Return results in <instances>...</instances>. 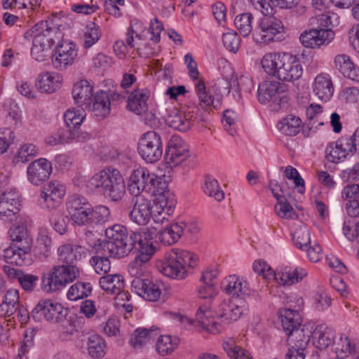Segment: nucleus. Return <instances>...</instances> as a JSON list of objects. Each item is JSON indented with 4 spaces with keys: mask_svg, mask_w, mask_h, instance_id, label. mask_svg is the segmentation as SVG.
I'll use <instances>...</instances> for the list:
<instances>
[{
    "mask_svg": "<svg viewBox=\"0 0 359 359\" xmlns=\"http://www.w3.org/2000/svg\"><path fill=\"white\" fill-rule=\"evenodd\" d=\"M123 237L116 236V244L107 245V249L111 254L117 255L118 258L128 256L130 252L138 253L128 267V273L133 279H144L145 264L156 252L158 243L156 229L142 228L137 231H128L125 227Z\"/></svg>",
    "mask_w": 359,
    "mask_h": 359,
    "instance_id": "nucleus-1",
    "label": "nucleus"
},
{
    "mask_svg": "<svg viewBox=\"0 0 359 359\" xmlns=\"http://www.w3.org/2000/svg\"><path fill=\"white\" fill-rule=\"evenodd\" d=\"M310 25L316 27L304 31L299 41L306 48L318 49L328 46L334 39V32L328 27L339 25V18L330 12L316 14L310 19Z\"/></svg>",
    "mask_w": 359,
    "mask_h": 359,
    "instance_id": "nucleus-2",
    "label": "nucleus"
},
{
    "mask_svg": "<svg viewBox=\"0 0 359 359\" xmlns=\"http://www.w3.org/2000/svg\"><path fill=\"white\" fill-rule=\"evenodd\" d=\"M198 257L194 253L180 249H172L166 254L163 260L158 264V270L165 276L183 279L188 269L196 266Z\"/></svg>",
    "mask_w": 359,
    "mask_h": 359,
    "instance_id": "nucleus-3",
    "label": "nucleus"
},
{
    "mask_svg": "<svg viewBox=\"0 0 359 359\" xmlns=\"http://www.w3.org/2000/svg\"><path fill=\"white\" fill-rule=\"evenodd\" d=\"M146 193L155 196L154 204L155 211L154 222L156 224H164L168 221V216L173 215L176 201L168 189L167 181H147Z\"/></svg>",
    "mask_w": 359,
    "mask_h": 359,
    "instance_id": "nucleus-4",
    "label": "nucleus"
},
{
    "mask_svg": "<svg viewBox=\"0 0 359 359\" xmlns=\"http://www.w3.org/2000/svg\"><path fill=\"white\" fill-rule=\"evenodd\" d=\"M36 35L33 39L31 53L39 61L43 60L51 47L62 38V34L57 27H50L48 21H41L31 29Z\"/></svg>",
    "mask_w": 359,
    "mask_h": 359,
    "instance_id": "nucleus-5",
    "label": "nucleus"
},
{
    "mask_svg": "<svg viewBox=\"0 0 359 359\" xmlns=\"http://www.w3.org/2000/svg\"><path fill=\"white\" fill-rule=\"evenodd\" d=\"M125 233V226L120 224H115L109 227L105 231L107 241H103L99 243L97 249L94 255L90 260L91 265L97 273H107L110 271L111 262L109 259V257H116L117 255L111 254V251L107 249V245L110 244H116V236L123 237Z\"/></svg>",
    "mask_w": 359,
    "mask_h": 359,
    "instance_id": "nucleus-6",
    "label": "nucleus"
},
{
    "mask_svg": "<svg viewBox=\"0 0 359 359\" xmlns=\"http://www.w3.org/2000/svg\"><path fill=\"white\" fill-rule=\"evenodd\" d=\"M258 100L261 104L271 102L274 111L287 109L290 106L288 88L285 83L276 81H265L259 85Z\"/></svg>",
    "mask_w": 359,
    "mask_h": 359,
    "instance_id": "nucleus-7",
    "label": "nucleus"
},
{
    "mask_svg": "<svg viewBox=\"0 0 359 359\" xmlns=\"http://www.w3.org/2000/svg\"><path fill=\"white\" fill-rule=\"evenodd\" d=\"M79 269L76 266L66 267L54 266L41 278V289L46 292H53L61 290L67 284L74 281L79 276Z\"/></svg>",
    "mask_w": 359,
    "mask_h": 359,
    "instance_id": "nucleus-8",
    "label": "nucleus"
},
{
    "mask_svg": "<svg viewBox=\"0 0 359 359\" xmlns=\"http://www.w3.org/2000/svg\"><path fill=\"white\" fill-rule=\"evenodd\" d=\"M359 154V128L351 135L341 137L330 143L325 149V157L330 162L337 163L349 154Z\"/></svg>",
    "mask_w": 359,
    "mask_h": 359,
    "instance_id": "nucleus-9",
    "label": "nucleus"
},
{
    "mask_svg": "<svg viewBox=\"0 0 359 359\" xmlns=\"http://www.w3.org/2000/svg\"><path fill=\"white\" fill-rule=\"evenodd\" d=\"M68 314V311L64 306L51 299L41 300L31 313V317L35 321L41 320L43 317L51 323L63 321Z\"/></svg>",
    "mask_w": 359,
    "mask_h": 359,
    "instance_id": "nucleus-10",
    "label": "nucleus"
},
{
    "mask_svg": "<svg viewBox=\"0 0 359 359\" xmlns=\"http://www.w3.org/2000/svg\"><path fill=\"white\" fill-rule=\"evenodd\" d=\"M138 151L145 161H158L163 155V144L160 135L155 131H149L144 134L139 142Z\"/></svg>",
    "mask_w": 359,
    "mask_h": 359,
    "instance_id": "nucleus-11",
    "label": "nucleus"
},
{
    "mask_svg": "<svg viewBox=\"0 0 359 359\" xmlns=\"http://www.w3.org/2000/svg\"><path fill=\"white\" fill-rule=\"evenodd\" d=\"M283 31V25L279 19L274 15H265L260 18L253 36L257 42L268 43L273 41L275 36Z\"/></svg>",
    "mask_w": 359,
    "mask_h": 359,
    "instance_id": "nucleus-12",
    "label": "nucleus"
},
{
    "mask_svg": "<svg viewBox=\"0 0 359 359\" xmlns=\"http://www.w3.org/2000/svg\"><path fill=\"white\" fill-rule=\"evenodd\" d=\"M20 196L15 189H7L0 195V219L8 222L15 221L20 207Z\"/></svg>",
    "mask_w": 359,
    "mask_h": 359,
    "instance_id": "nucleus-13",
    "label": "nucleus"
},
{
    "mask_svg": "<svg viewBox=\"0 0 359 359\" xmlns=\"http://www.w3.org/2000/svg\"><path fill=\"white\" fill-rule=\"evenodd\" d=\"M67 210L72 221L76 225L83 226L90 223V204L83 196L73 194L68 197Z\"/></svg>",
    "mask_w": 359,
    "mask_h": 359,
    "instance_id": "nucleus-14",
    "label": "nucleus"
},
{
    "mask_svg": "<svg viewBox=\"0 0 359 359\" xmlns=\"http://www.w3.org/2000/svg\"><path fill=\"white\" fill-rule=\"evenodd\" d=\"M132 204L129 217L131 221L139 225H146L151 218L154 219V213H158L155 211V205H153V203L144 196L133 198Z\"/></svg>",
    "mask_w": 359,
    "mask_h": 359,
    "instance_id": "nucleus-15",
    "label": "nucleus"
},
{
    "mask_svg": "<svg viewBox=\"0 0 359 359\" xmlns=\"http://www.w3.org/2000/svg\"><path fill=\"white\" fill-rule=\"evenodd\" d=\"M45 183L41 191L43 205L51 210L57 208L60 204V199L66 193L65 186L60 181H43Z\"/></svg>",
    "mask_w": 359,
    "mask_h": 359,
    "instance_id": "nucleus-16",
    "label": "nucleus"
},
{
    "mask_svg": "<svg viewBox=\"0 0 359 359\" xmlns=\"http://www.w3.org/2000/svg\"><path fill=\"white\" fill-rule=\"evenodd\" d=\"M55 50V57L53 59V66L62 69L72 65L77 56L76 44L69 41H60Z\"/></svg>",
    "mask_w": 359,
    "mask_h": 359,
    "instance_id": "nucleus-17",
    "label": "nucleus"
},
{
    "mask_svg": "<svg viewBox=\"0 0 359 359\" xmlns=\"http://www.w3.org/2000/svg\"><path fill=\"white\" fill-rule=\"evenodd\" d=\"M131 289L140 297L149 302L158 300L161 294L159 287L147 278L133 279L131 281Z\"/></svg>",
    "mask_w": 359,
    "mask_h": 359,
    "instance_id": "nucleus-18",
    "label": "nucleus"
},
{
    "mask_svg": "<svg viewBox=\"0 0 359 359\" xmlns=\"http://www.w3.org/2000/svg\"><path fill=\"white\" fill-rule=\"evenodd\" d=\"M84 109L91 111L98 118H104L111 110L109 95L107 92L100 90L92 97Z\"/></svg>",
    "mask_w": 359,
    "mask_h": 359,
    "instance_id": "nucleus-19",
    "label": "nucleus"
},
{
    "mask_svg": "<svg viewBox=\"0 0 359 359\" xmlns=\"http://www.w3.org/2000/svg\"><path fill=\"white\" fill-rule=\"evenodd\" d=\"M222 287L232 298L244 299L246 297H249L250 294V290L246 282L236 275L226 277L222 283Z\"/></svg>",
    "mask_w": 359,
    "mask_h": 359,
    "instance_id": "nucleus-20",
    "label": "nucleus"
},
{
    "mask_svg": "<svg viewBox=\"0 0 359 359\" xmlns=\"http://www.w3.org/2000/svg\"><path fill=\"white\" fill-rule=\"evenodd\" d=\"M283 61V67L279 70L278 79L284 81L294 82L302 75L303 69L299 60L287 53Z\"/></svg>",
    "mask_w": 359,
    "mask_h": 359,
    "instance_id": "nucleus-21",
    "label": "nucleus"
},
{
    "mask_svg": "<svg viewBox=\"0 0 359 359\" xmlns=\"http://www.w3.org/2000/svg\"><path fill=\"white\" fill-rule=\"evenodd\" d=\"M170 216H168V219ZM164 225L162 229L158 231L157 227H152L156 229L157 236L159 235L161 242L165 245H170L177 243L184 233V227L178 223H169V220L161 224Z\"/></svg>",
    "mask_w": 359,
    "mask_h": 359,
    "instance_id": "nucleus-22",
    "label": "nucleus"
},
{
    "mask_svg": "<svg viewBox=\"0 0 359 359\" xmlns=\"http://www.w3.org/2000/svg\"><path fill=\"white\" fill-rule=\"evenodd\" d=\"M11 245L22 252L31 250L32 239L28 236L27 226L24 224L13 226L8 231Z\"/></svg>",
    "mask_w": 359,
    "mask_h": 359,
    "instance_id": "nucleus-23",
    "label": "nucleus"
},
{
    "mask_svg": "<svg viewBox=\"0 0 359 359\" xmlns=\"http://www.w3.org/2000/svg\"><path fill=\"white\" fill-rule=\"evenodd\" d=\"M165 156L170 163L178 165L189 156V151L180 138L172 137L168 142Z\"/></svg>",
    "mask_w": 359,
    "mask_h": 359,
    "instance_id": "nucleus-24",
    "label": "nucleus"
},
{
    "mask_svg": "<svg viewBox=\"0 0 359 359\" xmlns=\"http://www.w3.org/2000/svg\"><path fill=\"white\" fill-rule=\"evenodd\" d=\"M308 274L305 269L301 267L285 266L278 273H275L273 278L283 285H292L301 281Z\"/></svg>",
    "mask_w": 359,
    "mask_h": 359,
    "instance_id": "nucleus-25",
    "label": "nucleus"
},
{
    "mask_svg": "<svg viewBox=\"0 0 359 359\" xmlns=\"http://www.w3.org/2000/svg\"><path fill=\"white\" fill-rule=\"evenodd\" d=\"M247 309L248 305L245 302H241L240 304L235 300L230 302H224L219 305L220 313L217 316V319L221 318L222 320H226L228 323L236 321Z\"/></svg>",
    "mask_w": 359,
    "mask_h": 359,
    "instance_id": "nucleus-26",
    "label": "nucleus"
},
{
    "mask_svg": "<svg viewBox=\"0 0 359 359\" xmlns=\"http://www.w3.org/2000/svg\"><path fill=\"white\" fill-rule=\"evenodd\" d=\"M194 115V111L188 112L174 111L168 116L165 122L170 128L186 132L191 128Z\"/></svg>",
    "mask_w": 359,
    "mask_h": 359,
    "instance_id": "nucleus-27",
    "label": "nucleus"
},
{
    "mask_svg": "<svg viewBox=\"0 0 359 359\" xmlns=\"http://www.w3.org/2000/svg\"><path fill=\"white\" fill-rule=\"evenodd\" d=\"M312 329L313 327L309 325H304L294 330L291 334H287V341L289 348L305 349L309 342Z\"/></svg>",
    "mask_w": 359,
    "mask_h": 359,
    "instance_id": "nucleus-28",
    "label": "nucleus"
},
{
    "mask_svg": "<svg viewBox=\"0 0 359 359\" xmlns=\"http://www.w3.org/2000/svg\"><path fill=\"white\" fill-rule=\"evenodd\" d=\"M313 345L320 350L325 349L332 344L334 339V330L325 324L319 325L312 331L311 334Z\"/></svg>",
    "mask_w": 359,
    "mask_h": 359,
    "instance_id": "nucleus-29",
    "label": "nucleus"
},
{
    "mask_svg": "<svg viewBox=\"0 0 359 359\" xmlns=\"http://www.w3.org/2000/svg\"><path fill=\"white\" fill-rule=\"evenodd\" d=\"M287 53H270L266 54L261 60L262 67L269 74L278 79L279 70L283 67V61Z\"/></svg>",
    "mask_w": 359,
    "mask_h": 359,
    "instance_id": "nucleus-30",
    "label": "nucleus"
},
{
    "mask_svg": "<svg viewBox=\"0 0 359 359\" xmlns=\"http://www.w3.org/2000/svg\"><path fill=\"white\" fill-rule=\"evenodd\" d=\"M81 248L72 244H65L57 249L58 261L61 266L69 267L76 266V263L81 258V254L79 251Z\"/></svg>",
    "mask_w": 359,
    "mask_h": 359,
    "instance_id": "nucleus-31",
    "label": "nucleus"
},
{
    "mask_svg": "<svg viewBox=\"0 0 359 359\" xmlns=\"http://www.w3.org/2000/svg\"><path fill=\"white\" fill-rule=\"evenodd\" d=\"M149 96L147 90H135L128 99V108L137 115L146 112L148 109L147 100Z\"/></svg>",
    "mask_w": 359,
    "mask_h": 359,
    "instance_id": "nucleus-32",
    "label": "nucleus"
},
{
    "mask_svg": "<svg viewBox=\"0 0 359 359\" xmlns=\"http://www.w3.org/2000/svg\"><path fill=\"white\" fill-rule=\"evenodd\" d=\"M72 97L79 107L83 109L93 97V86L86 80L76 83L72 89Z\"/></svg>",
    "mask_w": 359,
    "mask_h": 359,
    "instance_id": "nucleus-33",
    "label": "nucleus"
},
{
    "mask_svg": "<svg viewBox=\"0 0 359 359\" xmlns=\"http://www.w3.org/2000/svg\"><path fill=\"white\" fill-rule=\"evenodd\" d=\"M52 172V164L46 158H39L30 163L27 168V175L29 180L35 178L46 180L49 178Z\"/></svg>",
    "mask_w": 359,
    "mask_h": 359,
    "instance_id": "nucleus-34",
    "label": "nucleus"
},
{
    "mask_svg": "<svg viewBox=\"0 0 359 359\" xmlns=\"http://www.w3.org/2000/svg\"><path fill=\"white\" fill-rule=\"evenodd\" d=\"M196 320L201 324L202 327L212 334H217L222 330L221 324L212 316L210 310L198 309L196 313Z\"/></svg>",
    "mask_w": 359,
    "mask_h": 359,
    "instance_id": "nucleus-35",
    "label": "nucleus"
},
{
    "mask_svg": "<svg viewBox=\"0 0 359 359\" xmlns=\"http://www.w3.org/2000/svg\"><path fill=\"white\" fill-rule=\"evenodd\" d=\"M196 320L201 324L202 327L212 334H217L222 330L221 324L212 316L210 310L198 309L196 313Z\"/></svg>",
    "mask_w": 359,
    "mask_h": 359,
    "instance_id": "nucleus-36",
    "label": "nucleus"
},
{
    "mask_svg": "<svg viewBox=\"0 0 359 359\" xmlns=\"http://www.w3.org/2000/svg\"><path fill=\"white\" fill-rule=\"evenodd\" d=\"M281 318L282 327L286 335L292 334L294 330L301 326L302 320L299 313L296 310L284 309L279 311Z\"/></svg>",
    "mask_w": 359,
    "mask_h": 359,
    "instance_id": "nucleus-37",
    "label": "nucleus"
},
{
    "mask_svg": "<svg viewBox=\"0 0 359 359\" xmlns=\"http://www.w3.org/2000/svg\"><path fill=\"white\" fill-rule=\"evenodd\" d=\"M34 253L40 259L50 257L52 251V240L46 229H39Z\"/></svg>",
    "mask_w": 359,
    "mask_h": 359,
    "instance_id": "nucleus-38",
    "label": "nucleus"
},
{
    "mask_svg": "<svg viewBox=\"0 0 359 359\" xmlns=\"http://www.w3.org/2000/svg\"><path fill=\"white\" fill-rule=\"evenodd\" d=\"M334 63L344 76L353 81H359V69L355 67L348 55H338L335 57Z\"/></svg>",
    "mask_w": 359,
    "mask_h": 359,
    "instance_id": "nucleus-39",
    "label": "nucleus"
},
{
    "mask_svg": "<svg viewBox=\"0 0 359 359\" xmlns=\"http://www.w3.org/2000/svg\"><path fill=\"white\" fill-rule=\"evenodd\" d=\"M333 86L330 79L318 75L316 77L313 83V92L316 95L323 101H327L333 94Z\"/></svg>",
    "mask_w": 359,
    "mask_h": 359,
    "instance_id": "nucleus-40",
    "label": "nucleus"
},
{
    "mask_svg": "<svg viewBox=\"0 0 359 359\" xmlns=\"http://www.w3.org/2000/svg\"><path fill=\"white\" fill-rule=\"evenodd\" d=\"M102 194L114 201L122 198L126 193L124 181H102Z\"/></svg>",
    "mask_w": 359,
    "mask_h": 359,
    "instance_id": "nucleus-41",
    "label": "nucleus"
},
{
    "mask_svg": "<svg viewBox=\"0 0 359 359\" xmlns=\"http://www.w3.org/2000/svg\"><path fill=\"white\" fill-rule=\"evenodd\" d=\"M61 81L58 74L46 72L41 76L36 86L42 93H52L60 88Z\"/></svg>",
    "mask_w": 359,
    "mask_h": 359,
    "instance_id": "nucleus-42",
    "label": "nucleus"
},
{
    "mask_svg": "<svg viewBox=\"0 0 359 359\" xmlns=\"http://www.w3.org/2000/svg\"><path fill=\"white\" fill-rule=\"evenodd\" d=\"M158 335L157 329L151 327L148 330L147 328H137L131 334L130 344L134 348H140L142 346L154 339Z\"/></svg>",
    "mask_w": 359,
    "mask_h": 359,
    "instance_id": "nucleus-43",
    "label": "nucleus"
},
{
    "mask_svg": "<svg viewBox=\"0 0 359 359\" xmlns=\"http://www.w3.org/2000/svg\"><path fill=\"white\" fill-rule=\"evenodd\" d=\"M99 283L103 290L111 294L124 289L125 287L123 278L118 274L104 276L100 278Z\"/></svg>",
    "mask_w": 359,
    "mask_h": 359,
    "instance_id": "nucleus-44",
    "label": "nucleus"
},
{
    "mask_svg": "<svg viewBox=\"0 0 359 359\" xmlns=\"http://www.w3.org/2000/svg\"><path fill=\"white\" fill-rule=\"evenodd\" d=\"M302 121L299 117L290 114L280 121L277 127L284 135L294 136L300 131Z\"/></svg>",
    "mask_w": 359,
    "mask_h": 359,
    "instance_id": "nucleus-45",
    "label": "nucleus"
},
{
    "mask_svg": "<svg viewBox=\"0 0 359 359\" xmlns=\"http://www.w3.org/2000/svg\"><path fill=\"white\" fill-rule=\"evenodd\" d=\"M196 92L199 102L198 106L196 107L197 109L201 107L208 110L210 107L217 108L219 105V100L215 102L212 97L207 93L205 83L202 80H198L196 84Z\"/></svg>",
    "mask_w": 359,
    "mask_h": 359,
    "instance_id": "nucleus-46",
    "label": "nucleus"
},
{
    "mask_svg": "<svg viewBox=\"0 0 359 359\" xmlns=\"http://www.w3.org/2000/svg\"><path fill=\"white\" fill-rule=\"evenodd\" d=\"M223 348L231 359H252L250 354L237 346L232 338L223 343Z\"/></svg>",
    "mask_w": 359,
    "mask_h": 359,
    "instance_id": "nucleus-47",
    "label": "nucleus"
},
{
    "mask_svg": "<svg viewBox=\"0 0 359 359\" xmlns=\"http://www.w3.org/2000/svg\"><path fill=\"white\" fill-rule=\"evenodd\" d=\"M180 339L170 335L161 336L156 342V350L161 355H167L172 352L179 345Z\"/></svg>",
    "mask_w": 359,
    "mask_h": 359,
    "instance_id": "nucleus-48",
    "label": "nucleus"
},
{
    "mask_svg": "<svg viewBox=\"0 0 359 359\" xmlns=\"http://www.w3.org/2000/svg\"><path fill=\"white\" fill-rule=\"evenodd\" d=\"M92 292L90 283L76 282L69 289L67 296L69 300L76 301L87 297Z\"/></svg>",
    "mask_w": 359,
    "mask_h": 359,
    "instance_id": "nucleus-49",
    "label": "nucleus"
},
{
    "mask_svg": "<svg viewBox=\"0 0 359 359\" xmlns=\"http://www.w3.org/2000/svg\"><path fill=\"white\" fill-rule=\"evenodd\" d=\"M101 32L100 27L95 22H90L86 27L83 35V48L88 49L96 43L100 39Z\"/></svg>",
    "mask_w": 359,
    "mask_h": 359,
    "instance_id": "nucleus-50",
    "label": "nucleus"
},
{
    "mask_svg": "<svg viewBox=\"0 0 359 359\" xmlns=\"http://www.w3.org/2000/svg\"><path fill=\"white\" fill-rule=\"evenodd\" d=\"M292 236L294 245L302 250L311 244L310 231L304 224L299 226Z\"/></svg>",
    "mask_w": 359,
    "mask_h": 359,
    "instance_id": "nucleus-51",
    "label": "nucleus"
},
{
    "mask_svg": "<svg viewBox=\"0 0 359 359\" xmlns=\"http://www.w3.org/2000/svg\"><path fill=\"white\" fill-rule=\"evenodd\" d=\"M105 344L104 339L99 335H92L88 337V354L93 358H100L104 355Z\"/></svg>",
    "mask_w": 359,
    "mask_h": 359,
    "instance_id": "nucleus-52",
    "label": "nucleus"
},
{
    "mask_svg": "<svg viewBox=\"0 0 359 359\" xmlns=\"http://www.w3.org/2000/svg\"><path fill=\"white\" fill-rule=\"evenodd\" d=\"M253 16L250 13H242L236 17L234 24L240 34L244 36H248L252 32V21Z\"/></svg>",
    "mask_w": 359,
    "mask_h": 359,
    "instance_id": "nucleus-53",
    "label": "nucleus"
},
{
    "mask_svg": "<svg viewBox=\"0 0 359 359\" xmlns=\"http://www.w3.org/2000/svg\"><path fill=\"white\" fill-rule=\"evenodd\" d=\"M201 188L205 195L214 198L218 202L224 199V191L218 181H205Z\"/></svg>",
    "mask_w": 359,
    "mask_h": 359,
    "instance_id": "nucleus-54",
    "label": "nucleus"
},
{
    "mask_svg": "<svg viewBox=\"0 0 359 359\" xmlns=\"http://www.w3.org/2000/svg\"><path fill=\"white\" fill-rule=\"evenodd\" d=\"M70 219L68 215L56 212L52 214L50 221L53 229L62 235L67 231Z\"/></svg>",
    "mask_w": 359,
    "mask_h": 359,
    "instance_id": "nucleus-55",
    "label": "nucleus"
},
{
    "mask_svg": "<svg viewBox=\"0 0 359 359\" xmlns=\"http://www.w3.org/2000/svg\"><path fill=\"white\" fill-rule=\"evenodd\" d=\"M27 253L18 250L16 247L11 245L9 248L3 250L2 257L8 264L20 265L23 262V256Z\"/></svg>",
    "mask_w": 359,
    "mask_h": 359,
    "instance_id": "nucleus-56",
    "label": "nucleus"
},
{
    "mask_svg": "<svg viewBox=\"0 0 359 359\" xmlns=\"http://www.w3.org/2000/svg\"><path fill=\"white\" fill-rule=\"evenodd\" d=\"M89 216L90 222L104 224L109 220L110 217V211L105 205H98L93 209H90Z\"/></svg>",
    "mask_w": 359,
    "mask_h": 359,
    "instance_id": "nucleus-57",
    "label": "nucleus"
},
{
    "mask_svg": "<svg viewBox=\"0 0 359 359\" xmlns=\"http://www.w3.org/2000/svg\"><path fill=\"white\" fill-rule=\"evenodd\" d=\"M39 280V278L37 276L22 271L18 281L25 291L33 292Z\"/></svg>",
    "mask_w": 359,
    "mask_h": 359,
    "instance_id": "nucleus-58",
    "label": "nucleus"
},
{
    "mask_svg": "<svg viewBox=\"0 0 359 359\" xmlns=\"http://www.w3.org/2000/svg\"><path fill=\"white\" fill-rule=\"evenodd\" d=\"M222 41L226 49L236 53L240 46L241 39L236 32L232 31L223 34Z\"/></svg>",
    "mask_w": 359,
    "mask_h": 359,
    "instance_id": "nucleus-59",
    "label": "nucleus"
},
{
    "mask_svg": "<svg viewBox=\"0 0 359 359\" xmlns=\"http://www.w3.org/2000/svg\"><path fill=\"white\" fill-rule=\"evenodd\" d=\"M14 139V133L11 129H0V154L7 151L9 146L13 142Z\"/></svg>",
    "mask_w": 359,
    "mask_h": 359,
    "instance_id": "nucleus-60",
    "label": "nucleus"
},
{
    "mask_svg": "<svg viewBox=\"0 0 359 359\" xmlns=\"http://www.w3.org/2000/svg\"><path fill=\"white\" fill-rule=\"evenodd\" d=\"M237 116L234 111L226 109L223 114V124L227 133L233 136L236 133L233 126L236 124Z\"/></svg>",
    "mask_w": 359,
    "mask_h": 359,
    "instance_id": "nucleus-61",
    "label": "nucleus"
},
{
    "mask_svg": "<svg viewBox=\"0 0 359 359\" xmlns=\"http://www.w3.org/2000/svg\"><path fill=\"white\" fill-rule=\"evenodd\" d=\"M278 203L275 206V210L277 215L281 218L292 219L294 215V209L286 199L277 200Z\"/></svg>",
    "mask_w": 359,
    "mask_h": 359,
    "instance_id": "nucleus-62",
    "label": "nucleus"
},
{
    "mask_svg": "<svg viewBox=\"0 0 359 359\" xmlns=\"http://www.w3.org/2000/svg\"><path fill=\"white\" fill-rule=\"evenodd\" d=\"M94 180H120L123 178L120 171L112 167L107 166L93 176Z\"/></svg>",
    "mask_w": 359,
    "mask_h": 359,
    "instance_id": "nucleus-63",
    "label": "nucleus"
},
{
    "mask_svg": "<svg viewBox=\"0 0 359 359\" xmlns=\"http://www.w3.org/2000/svg\"><path fill=\"white\" fill-rule=\"evenodd\" d=\"M84 116L74 110L68 109L64 114V119L68 128H76L81 125Z\"/></svg>",
    "mask_w": 359,
    "mask_h": 359,
    "instance_id": "nucleus-64",
    "label": "nucleus"
}]
</instances>
